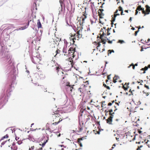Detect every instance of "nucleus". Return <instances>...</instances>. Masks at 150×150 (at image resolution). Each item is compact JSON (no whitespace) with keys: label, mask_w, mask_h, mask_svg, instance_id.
<instances>
[{"label":"nucleus","mask_w":150,"mask_h":150,"mask_svg":"<svg viewBox=\"0 0 150 150\" xmlns=\"http://www.w3.org/2000/svg\"><path fill=\"white\" fill-rule=\"evenodd\" d=\"M50 116L53 119V122H60L62 120V119L61 117V115L57 112H51Z\"/></svg>","instance_id":"obj_1"},{"label":"nucleus","mask_w":150,"mask_h":150,"mask_svg":"<svg viewBox=\"0 0 150 150\" xmlns=\"http://www.w3.org/2000/svg\"><path fill=\"white\" fill-rule=\"evenodd\" d=\"M75 48L70 47L68 51L67 54L68 55L69 57V60H71L69 61V62L71 63L70 64L72 66H73L74 64L73 60H72L75 57L74 53L75 51Z\"/></svg>","instance_id":"obj_2"},{"label":"nucleus","mask_w":150,"mask_h":150,"mask_svg":"<svg viewBox=\"0 0 150 150\" xmlns=\"http://www.w3.org/2000/svg\"><path fill=\"white\" fill-rule=\"evenodd\" d=\"M103 29L101 28L100 30L101 32H103ZM103 32L102 34H101L100 35V38L99 39L100 40L99 41H98L97 45L98 46L97 47V48L98 50L100 52H102L103 51V47L102 45H101V43L102 45L103 44Z\"/></svg>","instance_id":"obj_3"},{"label":"nucleus","mask_w":150,"mask_h":150,"mask_svg":"<svg viewBox=\"0 0 150 150\" xmlns=\"http://www.w3.org/2000/svg\"><path fill=\"white\" fill-rule=\"evenodd\" d=\"M55 68L57 71V73L58 74V75H59L61 76H62L61 77V78H62V82L63 83H65L66 82H67V79L66 76L67 75V74H65L62 71H60V68L59 67H55Z\"/></svg>","instance_id":"obj_4"},{"label":"nucleus","mask_w":150,"mask_h":150,"mask_svg":"<svg viewBox=\"0 0 150 150\" xmlns=\"http://www.w3.org/2000/svg\"><path fill=\"white\" fill-rule=\"evenodd\" d=\"M42 58L40 56V54L37 53L36 55L34 54L32 58V62L35 64H41Z\"/></svg>","instance_id":"obj_5"},{"label":"nucleus","mask_w":150,"mask_h":150,"mask_svg":"<svg viewBox=\"0 0 150 150\" xmlns=\"http://www.w3.org/2000/svg\"><path fill=\"white\" fill-rule=\"evenodd\" d=\"M103 9H99L98 11V15L99 16L98 24L101 26L103 25Z\"/></svg>","instance_id":"obj_6"},{"label":"nucleus","mask_w":150,"mask_h":150,"mask_svg":"<svg viewBox=\"0 0 150 150\" xmlns=\"http://www.w3.org/2000/svg\"><path fill=\"white\" fill-rule=\"evenodd\" d=\"M84 117L86 120V122H88L91 123L95 121L96 118L93 115V116L90 115H85Z\"/></svg>","instance_id":"obj_7"},{"label":"nucleus","mask_w":150,"mask_h":150,"mask_svg":"<svg viewBox=\"0 0 150 150\" xmlns=\"http://www.w3.org/2000/svg\"><path fill=\"white\" fill-rule=\"evenodd\" d=\"M54 122L51 124L49 127V129L52 130H54L57 129V125L59 123V122Z\"/></svg>","instance_id":"obj_8"},{"label":"nucleus","mask_w":150,"mask_h":150,"mask_svg":"<svg viewBox=\"0 0 150 150\" xmlns=\"http://www.w3.org/2000/svg\"><path fill=\"white\" fill-rule=\"evenodd\" d=\"M112 111L113 110L112 109H110L109 110L110 114V117L107 120V122L110 124H111L112 118L113 117V114H114V112L112 113Z\"/></svg>","instance_id":"obj_9"},{"label":"nucleus","mask_w":150,"mask_h":150,"mask_svg":"<svg viewBox=\"0 0 150 150\" xmlns=\"http://www.w3.org/2000/svg\"><path fill=\"white\" fill-rule=\"evenodd\" d=\"M70 37L69 38L70 39H72L73 40V43L75 42L74 40H78L80 38H78V35L77 33L73 34L70 33Z\"/></svg>","instance_id":"obj_10"},{"label":"nucleus","mask_w":150,"mask_h":150,"mask_svg":"<svg viewBox=\"0 0 150 150\" xmlns=\"http://www.w3.org/2000/svg\"><path fill=\"white\" fill-rule=\"evenodd\" d=\"M89 104H90V103H86L85 102L84 103H83V105L81 107V109L80 112H83V111L86 110L87 109V107L89 106Z\"/></svg>","instance_id":"obj_11"},{"label":"nucleus","mask_w":150,"mask_h":150,"mask_svg":"<svg viewBox=\"0 0 150 150\" xmlns=\"http://www.w3.org/2000/svg\"><path fill=\"white\" fill-rule=\"evenodd\" d=\"M67 84L65 87L67 91L69 93L71 92L73 87L69 85V82L68 83V82H67Z\"/></svg>","instance_id":"obj_12"},{"label":"nucleus","mask_w":150,"mask_h":150,"mask_svg":"<svg viewBox=\"0 0 150 150\" xmlns=\"http://www.w3.org/2000/svg\"><path fill=\"white\" fill-rule=\"evenodd\" d=\"M82 28H81L79 30H78L77 32V35H78V38H81L82 37Z\"/></svg>","instance_id":"obj_13"},{"label":"nucleus","mask_w":150,"mask_h":150,"mask_svg":"<svg viewBox=\"0 0 150 150\" xmlns=\"http://www.w3.org/2000/svg\"><path fill=\"white\" fill-rule=\"evenodd\" d=\"M89 113H91L93 112V108L92 106L90 104H89V106L87 107V109L86 110Z\"/></svg>","instance_id":"obj_14"},{"label":"nucleus","mask_w":150,"mask_h":150,"mask_svg":"<svg viewBox=\"0 0 150 150\" xmlns=\"http://www.w3.org/2000/svg\"><path fill=\"white\" fill-rule=\"evenodd\" d=\"M146 9V13L145 15L148 14L150 12V7L148 5H146L145 6Z\"/></svg>","instance_id":"obj_15"},{"label":"nucleus","mask_w":150,"mask_h":150,"mask_svg":"<svg viewBox=\"0 0 150 150\" xmlns=\"http://www.w3.org/2000/svg\"><path fill=\"white\" fill-rule=\"evenodd\" d=\"M30 21H31V20H30V21H28V24L27 26H25L24 27H22L20 28H18L17 29H16L15 30H24V29H26V28H27L28 27L29 25V22Z\"/></svg>","instance_id":"obj_16"},{"label":"nucleus","mask_w":150,"mask_h":150,"mask_svg":"<svg viewBox=\"0 0 150 150\" xmlns=\"http://www.w3.org/2000/svg\"><path fill=\"white\" fill-rule=\"evenodd\" d=\"M86 85H85L82 84L81 87L79 88V91L83 93L84 90H85L84 89L85 88Z\"/></svg>","instance_id":"obj_17"},{"label":"nucleus","mask_w":150,"mask_h":150,"mask_svg":"<svg viewBox=\"0 0 150 150\" xmlns=\"http://www.w3.org/2000/svg\"><path fill=\"white\" fill-rule=\"evenodd\" d=\"M85 138L83 137L81 138H79L78 139V144H79L80 146L81 147H82V143L81 142V141H83V140Z\"/></svg>","instance_id":"obj_18"},{"label":"nucleus","mask_w":150,"mask_h":150,"mask_svg":"<svg viewBox=\"0 0 150 150\" xmlns=\"http://www.w3.org/2000/svg\"><path fill=\"white\" fill-rule=\"evenodd\" d=\"M61 51L59 50V49H57L55 52L56 54L54 55V57H56V56L58 55H59V56H60L61 55Z\"/></svg>","instance_id":"obj_19"},{"label":"nucleus","mask_w":150,"mask_h":150,"mask_svg":"<svg viewBox=\"0 0 150 150\" xmlns=\"http://www.w3.org/2000/svg\"><path fill=\"white\" fill-rule=\"evenodd\" d=\"M11 150H17L18 147L16 146V144L15 143L13 142L12 144V146L11 147Z\"/></svg>","instance_id":"obj_20"},{"label":"nucleus","mask_w":150,"mask_h":150,"mask_svg":"<svg viewBox=\"0 0 150 150\" xmlns=\"http://www.w3.org/2000/svg\"><path fill=\"white\" fill-rule=\"evenodd\" d=\"M11 150H17L18 147L16 146V144L15 143L13 142L12 144V146L11 147Z\"/></svg>","instance_id":"obj_21"},{"label":"nucleus","mask_w":150,"mask_h":150,"mask_svg":"<svg viewBox=\"0 0 150 150\" xmlns=\"http://www.w3.org/2000/svg\"><path fill=\"white\" fill-rule=\"evenodd\" d=\"M119 15H120V14L119 13H116V14H114V17H112V18L111 24L112 25L113 24V22L115 21V18L116 17V16H119Z\"/></svg>","instance_id":"obj_22"},{"label":"nucleus","mask_w":150,"mask_h":150,"mask_svg":"<svg viewBox=\"0 0 150 150\" xmlns=\"http://www.w3.org/2000/svg\"><path fill=\"white\" fill-rule=\"evenodd\" d=\"M142 7L141 5L139 6L137 8L136 10L135 15H137L138 13V11H140L142 10Z\"/></svg>","instance_id":"obj_23"},{"label":"nucleus","mask_w":150,"mask_h":150,"mask_svg":"<svg viewBox=\"0 0 150 150\" xmlns=\"http://www.w3.org/2000/svg\"><path fill=\"white\" fill-rule=\"evenodd\" d=\"M101 131V130L98 127L97 129H96V130H93V132L95 134H100V132Z\"/></svg>","instance_id":"obj_24"},{"label":"nucleus","mask_w":150,"mask_h":150,"mask_svg":"<svg viewBox=\"0 0 150 150\" xmlns=\"http://www.w3.org/2000/svg\"><path fill=\"white\" fill-rule=\"evenodd\" d=\"M67 45L66 44L65 46L62 49V52L64 54H65V53H67Z\"/></svg>","instance_id":"obj_25"},{"label":"nucleus","mask_w":150,"mask_h":150,"mask_svg":"<svg viewBox=\"0 0 150 150\" xmlns=\"http://www.w3.org/2000/svg\"><path fill=\"white\" fill-rule=\"evenodd\" d=\"M119 79V77L118 76L115 75L113 78V82L114 83H115L117 82V81Z\"/></svg>","instance_id":"obj_26"},{"label":"nucleus","mask_w":150,"mask_h":150,"mask_svg":"<svg viewBox=\"0 0 150 150\" xmlns=\"http://www.w3.org/2000/svg\"><path fill=\"white\" fill-rule=\"evenodd\" d=\"M54 66L55 67V63L53 61H50L48 64V65L52 67H54Z\"/></svg>","instance_id":"obj_27"},{"label":"nucleus","mask_w":150,"mask_h":150,"mask_svg":"<svg viewBox=\"0 0 150 150\" xmlns=\"http://www.w3.org/2000/svg\"><path fill=\"white\" fill-rule=\"evenodd\" d=\"M37 27L38 28H42V25L39 20H38V21Z\"/></svg>","instance_id":"obj_28"},{"label":"nucleus","mask_w":150,"mask_h":150,"mask_svg":"<svg viewBox=\"0 0 150 150\" xmlns=\"http://www.w3.org/2000/svg\"><path fill=\"white\" fill-rule=\"evenodd\" d=\"M83 16H84V17L82 18L81 25H83L84 23L85 19L86 18V16L85 15H83Z\"/></svg>","instance_id":"obj_29"},{"label":"nucleus","mask_w":150,"mask_h":150,"mask_svg":"<svg viewBox=\"0 0 150 150\" xmlns=\"http://www.w3.org/2000/svg\"><path fill=\"white\" fill-rule=\"evenodd\" d=\"M148 69V67H147L146 66L144 67V68H142L141 70H143L144 71V72H143V73H145V71L147 70Z\"/></svg>","instance_id":"obj_30"},{"label":"nucleus","mask_w":150,"mask_h":150,"mask_svg":"<svg viewBox=\"0 0 150 150\" xmlns=\"http://www.w3.org/2000/svg\"><path fill=\"white\" fill-rule=\"evenodd\" d=\"M8 137H9L8 135L7 134L6 135L3 137H2V138L1 139V140H2L6 138H7Z\"/></svg>","instance_id":"obj_31"},{"label":"nucleus","mask_w":150,"mask_h":150,"mask_svg":"<svg viewBox=\"0 0 150 150\" xmlns=\"http://www.w3.org/2000/svg\"><path fill=\"white\" fill-rule=\"evenodd\" d=\"M48 140H46L45 142H44L42 144V147H43L45 145L46 143L47 142ZM40 145H41V144H40Z\"/></svg>","instance_id":"obj_32"},{"label":"nucleus","mask_w":150,"mask_h":150,"mask_svg":"<svg viewBox=\"0 0 150 150\" xmlns=\"http://www.w3.org/2000/svg\"><path fill=\"white\" fill-rule=\"evenodd\" d=\"M38 88L40 89H42V90L43 91H44V90H43V89H45V87L41 85L39 86L38 87Z\"/></svg>","instance_id":"obj_33"},{"label":"nucleus","mask_w":150,"mask_h":150,"mask_svg":"<svg viewBox=\"0 0 150 150\" xmlns=\"http://www.w3.org/2000/svg\"><path fill=\"white\" fill-rule=\"evenodd\" d=\"M90 4H91V8L93 9L94 7V2H91Z\"/></svg>","instance_id":"obj_34"},{"label":"nucleus","mask_w":150,"mask_h":150,"mask_svg":"<svg viewBox=\"0 0 150 150\" xmlns=\"http://www.w3.org/2000/svg\"><path fill=\"white\" fill-rule=\"evenodd\" d=\"M131 66H132V68L133 69H135V66L133 63H132L131 64H130L128 67L129 68Z\"/></svg>","instance_id":"obj_35"},{"label":"nucleus","mask_w":150,"mask_h":150,"mask_svg":"<svg viewBox=\"0 0 150 150\" xmlns=\"http://www.w3.org/2000/svg\"><path fill=\"white\" fill-rule=\"evenodd\" d=\"M146 144L150 148V141L148 140L146 142Z\"/></svg>","instance_id":"obj_36"},{"label":"nucleus","mask_w":150,"mask_h":150,"mask_svg":"<svg viewBox=\"0 0 150 150\" xmlns=\"http://www.w3.org/2000/svg\"><path fill=\"white\" fill-rule=\"evenodd\" d=\"M141 10L142 11V13L144 14V16H145L146 15H145V13H146V11L144 10V8H142V10Z\"/></svg>","instance_id":"obj_37"},{"label":"nucleus","mask_w":150,"mask_h":150,"mask_svg":"<svg viewBox=\"0 0 150 150\" xmlns=\"http://www.w3.org/2000/svg\"><path fill=\"white\" fill-rule=\"evenodd\" d=\"M112 52H114V51L113 50H109L108 52V55H109V54H110Z\"/></svg>","instance_id":"obj_38"},{"label":"nucleus","mask_w":150,"mask_h":150,"mask_svg":"<svg viewBox=\"0 0 150 150\" xmlns=\"http://www.w3.org/2000/svg\"><path fill=\"white\" fill-rule=\"evenodd\" d=\"M122 88H123V89L125 90V91H126L127 90V89L129 88V86H127V87H125V86H122Z\"/></svg>","instance_id":"obj_39"},{"label":"nucleus","mask_w":150,"mask_h":150,"mask_svg":"<svg viewBox=\"0 0 150 150\" xmlns=\"http://www.w3.org/2000/svg\"><path fill=\"white\" fill-rule=\"evenodd\" d=\"M143 92L144 93H145V94H146V96H148L149 95V94H150V93H149V92H144V91H143Z\"/></svg>","instance_id":"obj_40"},{"label":"nucleus","mask_w":150,"mask_h":150,"mask_svg":"<svg viewBox=\"0 0 150 150\" xmlns=\"http://www.w3.org/2000/svg\"><path fill=\"white\" fill-rule=\"evenodd\" d=\"M117 42L120 43V44H122L124 42V40H119Z\"/></svg>","instance_id":"obj_41"},{"label":"nucleus","mask_w":150,"mask_h":150,"mask_svg":"<svg viewBox=\"0 0 150 150\" xmlns=\"http://www.w3.org/2000/svg\"><path fill=\"white\" fill-rule=\"evenodd\" d=\"M9 140L10 139H8V140H7L6 141H4V142H2L1 144V145H4L6 142L7 141H9Z\"/></svg>","instance_id":"obj_42"},{"label":"nucleus","mask_w":150,"mask_h":150,"mask_svg":"<svg viewBox=\"0 0 150 150\" xmlns=\"http://www.w3.org/2000/svg\"><path fill=\"white\" fill-rule=\"evenodd\" d=\"M143 146L141 145L139 146H138V148L137 149V150H142L141 149V148Z\"/></svg>","instance_id":"obj_43"},{"label":"nucleus","mask_w":150,"mask_h":150,"mask_svg":"<svg viewBox=\"0 0 150 150\" xmlns=\"http://www.w3.org/2000/svg\"><path fill=\"white\" fill-rule=\"evenodd\" d=\"M104 87L108 89H110V87L109 86L106 85H105V84H104Z\"/></svg>","instance_id":"obj_44"},{"label":"nucleus","mask_w":150,"mask_h":150,"mask_svg":"<svg viewBox=\"0 0 150 150\" xmlns=\"http://www.w3.org/2000/svg\"><path fill=\"white\" fill-rule=\"evenodd\" d=\"M85 84H83L85 85H86V86H85V87H86L87 85L88 84V83H89L88 81H86L85 82Z\"/></svg>","instance_id":"obj_45"},{"label":"nucleus","mask_w":150,"mask_h":150,"mask_svg":"<svg viewBox=\"0 0 150 150\" xmlns=\"http://www.w3.org/2000/svg\"><path fill=\"white\" fill-rule=\"evenodd\" d=\"M83 129L82 127H79V132H81L82 130H83Z\"/></svg>","instance_id":"obj_46"},{"label":"nucleus","mask_w":150,"mask_h":150,"mask_svg":"<svg viewBox=\"0 0 150 150\" xmlns=\"http://www.w3.org/2000/svg\"><path fill=\"white\" fill-rule=\"evenodd\" d=\"M20 140L19 139L17 141V143L18 144H20L22 143V142L20 140Z\"/></svg>","instance_id":"obj_47"},{"label":"nucleus","mask_w":150,"mask_h":150,"mask_svg":"<svg viewBox=\"0 0 150 150\" xmlns=\"http://www.w3.org/2000/svg\"><path fill=\"white\" fill-rule=\"evenodd\" d=\"M144 86L145 88H146L147 89H149V88L148 86H147V85H146V84H145L144 85Z\"/></svg>","instance_id":"obj_48"},{"label":"nucleus","mask_w":150,"mask_h":150,"mask_svg":"<svg viewBox=\"0 0 150 150\" xmlns=\"http://www.w3.org/2000/svg\"><path fill=\"white\" fill-rule=\"evenodd\" d=\"M35 147L34 146H33L31 147V148H30L29 150H33L34 149Z\"/></svg>","instance_id":"obj_49"},{"label":"nucleus","mask_w":150,"mask_h":150,"mask_svg":"<svg viewBox=\"0 0 150 150\" xmlns=\"http://www.w3.org/2000/svg\"><path fill=\"white\" fill-rule=\"evenodd\" d=\"M119 11H123V10H122V8L120 6L119 7Z\"/></svg>","instance_id":"obj_50"},{"label":"nucleus","mask_w":150,"mask_h":150,"mask_svg":"<svg viewBox=\"0 0 150 150\" xmlns=\"http://www.w3.org/2000/svg\"><path fill=\"white\" fill-rule=\"evenodd\" d=\"M139 30H138L136 31L135 32V33H134L135 36H137V33L139 32Z\"/></svg>","instance_id":"obj_51"},{"label":"nucleus","mask_w":150,"mask_h":150,"mask_svg":"<svg viewBox=\"0 0 150 150\" xmlns=\"http://www.w3.org/2000/svg\"><path fill=\"white\" fill-rule=\"evenodd\" d=\"M91 23L92 24H93V23H95V22L93 21L92 19H91L90 20Z\"/></svg>","instance_id":"obj_52"},{"label":"nucleus","mask_w":150,"mask_h":150,"mask_svg":"<svg viewBox=\"0 0 150 150\" xmlns=\"http://www.w3.org/2000/svg\"><path fill=\"white\" fill-rule=\"evenodd\" d=\"M19 139V137H17L16 136L15 138V139L16 140L18 141V140Z\"/></svg>","instance_id":"obj_53"},{"label":"nucleus","mask_w":150,"mask_h":150,"mask_svg":"<svg viewBox=\"0 0 150 150\" xmlns=\"http://www.w3.org/2000/svg\"><path fill=\"white\" fill-rule=\"evenodd\" d=\"M110 75H108V76H107V79H109V80L110 79Z\"/></svg>","instance_id":"obj_54"},{"label":"nucleus","mask_w":150,"mask_h":150,"mask_svg":"<svg viewBox=\"0 0 150 150\" xmlns=\"http://www.w3.org/2000/svg\"><path fill=\"white\" fill-rule=\"evenodd\" d=\"M110 30V29H109L108 28L107 29V31H108V33H107V35H109L110 34V33H109V32H108V31Z\"/></svg>","instance_id":"obj_55"},{"label":"nucleus","mask_w":150,"mask_h":150,"mask_svg":"<svg viewBox=\"0 0 150 150\" xmlns=\"http://www.w3.org/2000/svg\"><path fill=\"white\" fill-rule=\"evenodd\" d=\"M138 132L139 134H141L142 132L139 130H138Z\"/></svg>","instance_id":"obj_56"},{"label":"nucleus","mask_w":150,"mask_h":150,"mask_svg":"<svg viewBox=\"0 0 150 150\" xmlns=\"http://www.w3.org/2000/svg\"><path fill=\"white\" fill-rule=\"evenodd\" d=\"M112 103H108V105L110 106L112 105Z\"/></svg>","instance_id":"obj_57"},{"label":"nucleus","mask_w":150,"mask_h":150,"mask_svg":"<svg viewBox=\"0 0 150 150\" xmlns=\"http://www.w3.org/2000/svg\"><path fill=\"white\" fill-rule=\"evenodd\" d=\"M112 41H108V43L110 44L112 43Z\"/></svg>","instance_id":"obj_58"},{"label":"nucleus","mask_w":150,"mask_h":150,"mask_svg":"<svg viewBox=\"0 0 150 150\" xmlns=\"http://www.w3.org/2000/svg\"><path fill=\"white\" fill-rule=\"evenodd\" d=\"M129 92H131V94H130L129 95H133V94H132V91H131V89H130V90L129 91Z\"/></svg>","instance_id":"obj_59"},{"label":"nucleus","mask_w":150,"mask_h":150,"mask_svg":"<svg viewBox=\"0 0 150 150\" xmlns=\"http://www.w3.org/2000/svg\"><path fill=\"white\" fill-rule=\"evenodd\" d=\"M67 54H68V52H67V53H65V54H64V55L65 56V55L68 56V55Z\"/></svg>","instance_id":"obj_60"},{"label":"nucleus","mask_w":150,"mask_h":150,"mask_svg":"<svg viewBox=\"0 0 150 150\" xmlns=\"http://www.w3.org/2000/svg\"><path fill=\"white\" fill-rule=\"evenodd\" d=\"M121 15H124V14L123 13V11H121Z\"/></svg>","instance_id":"obj_61"},{"label":"nucleus","mask_w":150,"mask_h":150,"mask_svg":"<svg viewBox=\"0 0 150 150\" xmlns=\"http://www.w3.org/2000/svg\"><path fill=\"white\" fill-rule=\"evenodd\" d=\"M38 150H42V147L39 148V149H38Z\"/></svg>","instance_id":"obj_62"},{"label":"nucleus","mask_w":150,"mask_h":150,"mask_svg":"<svg viewBox=\"0 0 150 150\" xmlns=\"http://www.w3.org/2000/svg\"><path fill=\"white\" fill-rule=\"evenodd\" d=\"M140 51L141 52L143 51V48L142 47H141V49Z\"/></svg>","instance_id":"obj_63"},{"label":"nucleus","mask_w":150,"mask_h":150,"mask_svg":"<svg viewBox=\"0 0 150 150\" xmlns=\"http://www.w3.org/2000/svg\"><path fill=\"white\" fill-rule=\"evenodd\" d=\"M149 41H150V39H149L147 40V41L146 42L147 43V42H149Z\"/></svg>","instance_id":"obj_64"}]
</instances>
